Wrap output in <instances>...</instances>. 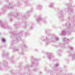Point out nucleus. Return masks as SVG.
<instances>
[{"instance_id": "obj_1", "label": "nucleus", "mask_w": 75, "mask_h": 75, "mask_svg": "<svg viewBox=\"0 0 75 75\" xmlns=\"http://www.w3.org/2000/svg\"><path fill=\"white\" fill-rule=\"evenodd\" d=\"M2 41L3 42H4L5 41V40L4 39H2Z\"/></svg>"}]
</instances>
